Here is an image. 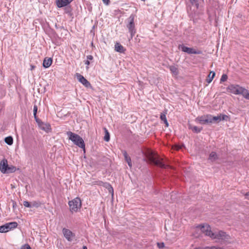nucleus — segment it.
Wrapping results in <instances>:
<instances>
[{
  "label": "nucleus",
  "mask_w": 249,
  "mask_h": 249,
  "mask_svg": "<svg viewBox=\"0 0 249 249\" xmlns=\"http://www.w3.org/2000/svg\"><path fill=\"white\" fill-rule=\"evenodd\" d=\"M202 232L205 235L209 236L213 240H215V242L218 243H228L231 239L229 235L226 234L223 231H213L211 228L208 224H202Z\"/></svg>",
  "instance_id": "1"
},
{
  "label": "nucleus",
  "mask_w": 249,
  "mask_h": 249,
  "mask_svg": "<svg viewBox=\"0 0 249 249\" xmlns=\"http://www.w3.org/2000/svg\"><path fill=\"white\" fill-rule=\"evenodd\" d=\"M145 155L149 160L155 165L163 168H166L168 166L167 164L162 161L163 159L160 158L157 154L153 151L151 150H147Z\"/></svg>",
  "instance_id": "2"
},
{
  "label": "nucleus",
  "mask_w": 249,
  "mask_h": 249,
  "mask_svg": "<svg viewBox=\"0 0 249 249\" xmlns=\"http://www.w3.org/2000/svg\"><path fill=\"white\" fill-rule=\"evenodd\" d=\"M227 90L235 95H242L246 99L249 93V90L238 85H230L227 88Z\"/></svg>",
  "instance_id": "3"
},
{
  "label": "nucleus",
  "mask_w": 249,
  "mask_h": 249,
  "mask_svg": "<svg viewBox=\"0 0 249 249\" xmlns=\"http://www.w3.org/2000/svg\"><path fill=\"white\" fill-rule=\"evenodd\" d=\"M67 134L69 137V140L71 141L74 144L82 148L84 151L85 150L84 141L80 136L71 131L67 132Z\"/></svg>",
  "instance_id": "4"
},
{
  "label": "nucleus",
  "mask_w": 249,
  "mask_h": 249,
  "mask_svg": "<svg viewBox=\"0 0 249 249\" xmlns=\"http://www.w3.org/2000/svg\"><path fill=\"white\" fill-rule=\"evenodd\" d=\"M16 171V167L13 165L9 166L7 160L2 159L0 162V171L3 174L14 173Z\"/></svg>",
  "instance_id": "5"
},
{
  "label": "nucleus",
  "mask_w": 249,
  "mask_h": 249,
  "mask_svg": "<svg viewBox=\"0 0 249 249\" xmlns=\"http://www.w3.org/2000/svg\"><path fill=\"white\" fill-rule=\"evenodd\" d=\"M69 205L71 212H77L81 207V200L80 198L76 197L69 202Z\"/></svg>",
  "instance_id": "6"
},
{
  "label": "nucleus",
  "mask_w": 249,
  "mask_h": 249,
  "mask_svg": "<svg viewBox=\"0 0 249 249\" xmlns=\"http://www.w3.org/2000/svg\"><path fill=\"white\" fill-rule=\"evenodd\" d=\"M18 227V223L16 222H12L5 224L0 226V232H7Z\"/></svg>",
  "instance_id": "7"
},
{
  "label": "nucleus",
  "mask_w": 249,
  "mask_h": 249,
  "mask_svg": "<svg viewBox=\"0 0 249 249\" xmlns=\"http://www.w3.org/2000/svg\"><path fill=\"white\" fill-rule=\"evenodd\" d=\"M196 121L201 124L211 123V115H206L197 117Z\"/></svg>",
  "instance_id": "8"
},
{
  "label": "nucleus",
  "mask_w": 249,
  "mask_h": 249,
  "mask_svg": "<svg viewBox=\"0 0 249 249\" xmlns=\"http://www.w3.org/2000/svg\"><path fill=\"white\" fill-rule=\"evenodd\" d=\"M182 52L187 53L188 54H200L201 52L199 50H197L193 48H189L185 46H181L180 47Z\"/></svg>",
  "instance_id": "9"
},
{
  "label": "nucleus",
  "mask_w": 249,
  "mask_h": 249,
  "mask_svg": "<svg viewBox=\"0 0 249 249\" xmlns=\"http://www.w3.org/2000/svg\"><path fill=\"white\" fill-rule=\"evenodd\" d=\"M76 77L78 81L82 84L86 88L91 87L90 83L86 78H85L83 75L79 73H76Z\"/></svg>",
  "instance_id": "10"
},
{
  "label": "nucleus",
  "mask_w": 249,
  "mask_h": 249,
  "mask_svg": "<svg viewBox=\"0 0 249 249\" xmlns=\"http://www.w3.org/2000/svg\"><path fill=\"white\" fill-rule=\"evenodd\" d=\"M62 232L64 237L69 241H71L74 237V234L69 229L64 228Z\"/></svg>",
  "instance_id": "11"
},
{
  "label": "nucleus",
  "mask_w": 249,
  "mask_h": 249,
  "mask_svg": "<svg viewBox=\"0 0 249 249\" xmlns=\"http://www.w3.org/2000/svg\"><path fill=\"white\" fill-rule=\"evenodd\" d=\"M228 118L229 117L227 115L221 114L213 117L211 115V123L213 122H219L223 120H227Z\"/></svg>",
  "instance_id": "12"
},
{
  "label": "nucleus",
  "mask_w": 249,
  "mask_h": 249,
  "mask_svg": "<svg viewBox=\"0 0 249 249\" xmlns=\"http://www.w3.org/2000/svg\"><path fill=\"white\" fill-rule=\"evenodd\" d=\"M129 19L130 21L129 24L127 25V28H128L129 31L131 34V37H132L135 33L134 17H130Z\"/></svg>",
  "instance_id": "13"
},
{
  "label": "nucleus",
  "mask_w": 249,
  "mask_h": 249,
  "mask_svg": "<svg viewBox=\"0 0 249 249\" xmlns=\"http://www.w3.org/2000/svg\"><path fill=\"white\" fill-rule=\"evenodd\" d=\"M39 128L46 132H49L51 130V125L47 123H44L38 120L36 121Z\"/></svg>",
  "instance_id": "14"
},
{
  "label": "nucleus",
  "mask_w": 249,
  "mask_h": 249,
  "mask_svg": "<svg viewBox=\"0 0 249 249\" xmlns=\"http://www.w3.org/2000/svg\"><path fill=\"white\" fill-rule=\"evenodd\" d=\"M202 224L199 225L193 228V234L195 237H199L201 236L202 232Z\"/></svg>",
  "instance_id": "15"
},
{
  "label": "nucleus",
  "mask_w": 249,
  "mask_h": 249,
  "mask_svg": "<svg viewBox=\"0 0 249 249\" xmlns=\"http://www.w3.org/2000/svg\"><path fill=\"white\" fill-rule=\"evenodd\" d=\"M53 62V60L51 57H46L43 60V66L45 68H48L51 66Z\"/></svg>",
  "instance_id": "16"
},
{
  "label": "nucleus",
  "mask_w": 249,
  "mask_h": 249,
  "mask_svg": "<svg viewBox=\"0 0 249 249\" xmlns=\"http://www.w3.org/2000/svg\"><path fill=\"white\" fill-rule=\"evenodd\" d=\"M56 4L58 7L61 8L69 4L68 0H57Z\"/></svg>",
  "instance_id": "17"
},
{
  "label": "nucleus",
  "mask_w": 249,
  "mask_h": 249,
  "mask_svg": "<svg viewBox=\"0 0 249 249\" xmlns=\"http://www.w3.org/2000/svg\"><path fill=\"white\" fill-rule=\"evenodd\" d=\"M115 50L117 52L123 53L125 52V49L119 43H116L115 44Z\"/></svg>",
  "instance_id": "18"
},
{
  "label": "nucleus",
  "mask_w": 249,
  "mask_h": 249,
  "mask_svg": "<svg viewBox=\"0 0 249 249\" xmlns=\"http://www.w3.org/2000/svg\"><path fill=\"white\" fill-rule=\"evenodd\" d=\"M215 75V73L213 71H211L209 74L208 76V78L206 80L208 83H210Z\"/></svg>",
  "instance_id": "19"
},
{
  "label": "nucleus",
  "mask_w": 249,
  "mask_h": 249,
  "mask_svg": "<svg viewBox=\"0 0 249 249\" xmlns=\"http://www.w3.org/2000/svg\"><path fill=\"white\" fill-rule=\"evenodd\" d=\"M123 155L125 158L126 161L127 162L128 166L131 167L132 166L130 158L128 156L126 151L123 152Z\"/></svg>",
  "instance_id": "20"
},
{
  "label": "nucleus",
  "mask_w": 249,
  "mask_h": 249,
  "mask_svg": "<svg viewBox=\"0 0 249 249\" xmlns=\"http://www.w3.org/2000/svg\"><path fill=\"white\" fill-rule=\"evenodd\" d=\"M172 74L175 76H177L178 74V68L175 66H171L169 67Z\"/></svg>",
  "instance_id": "21"
},
{
  "label": "nucleus",
  "mask_w": 249,
  "mask_h": 249,
  "mask_svg": "<svg viewBox=\"0 0 249 249\" xmlns=\"http://www.w3.org/2000/svg\"><path fill=\"white\" fill-rule=\"evenodd\" d=\"M160 118L162 121L164 122V124L166 125V126L168 127L169 125V124L166 119V113H161L160 115Z\"/></svg>",
  "instance_id": "22"
},
{
  "label": "nucleus",
  "mask_w": 249,
  "mask_h": 249,
  "mask_svg": "<svg viewBox=\"0 0 249 249\" xmlns=\"http://www.w3.org/2000/svg\"><path fill=\"white\" fill-rule=\"evenodd\" d=\"M5 142L8 145H11L13 143V139L11 136H8L5 138Z\"/></svg>",
  "instance_id": "23"
},
{
  "label": "nucleus",
  "mask_w": 249,
  "mask_h": 249,
  "mask_svg": "<svg viewBox=\"0 0 249 249\" xmlns=\"http://www.w3.org/2000/svg\"><path fill=\"white\" fill-rule=\"evenodd\" d=\"M189 128L190 129H191L193 131H194V132H196V133H199V132H200L201 131L202 129V127H197L196 126H190Z\"/></svg>",
  "instance_id": "24"
},
{
  "label": "nucleus",
  "mask_w": 249,
  "mask_h": 249,
  "mask_svg": "<svg viewBox=\"0 0 249 249\" xmlns=\"http://www.w3.org/2000/svg\"><path fill=\"white\" fill-rule=\"evenodd\" d=\"M105 135L104 136V140L106 142H108L110 140L109 133L106 128H105Z\"/></svg>",
  "instance_id": "25"
},
{
  "label": "nucleus",
  "mask_w": 249,
  "mask_h": 249,
  "mask_svg": "<svg viewBox=\"0 0 249 249\" xmlns=\"http://www.w3.org/2000/svg\"><path fill=\"white\" fill-rule=\"evenodd\" d=\"M217 158V155L214 152H212L210 154V156H209V159L210 160H211L212 161H214Z\"/></svg>",
  "instance_id": "26"
},
{
  "label": "nucleus",
  "mask_w": 249,
  "mask_h": 249,
  "mask_svg": "<svg viewBox=\"0 0 249 249\" xmlns=\"http://www.w3.org/2000/svg\"><path fill=\"white\" fill-rule=\"evenodd\" d=\"M37 111V107L36 105H35L34 106L33 112H34V116L35 119H36V121H37V120H38L37 118V117H36Z\"/></svg>",
  "instance_id": "27"
},
{
  "label": "nucleus",
  "mask_w": 249,
  "mask_h": 249,
  "mask_svg": "<svg viewBox=\"0 0 249 249\" xmlns=\"http://www.w3.org/2000/svg\"><path fill=\"white\" fill-rule=\"evenodd\" d=\"M227 79H228V76L226 74H224L222 75V76L221 77L220 82L221 83L227 81Z\"/></svg>",
  "instance_id": "28"
},
{
  "label": "nucleus",
  "mask_w": 249,
  "mask_h": 249,
  "mask_svg": "<svg viewBox=\"0 0 249 249\" xmlns=\"http://www.w3.org/2000/svg\"><path fill=\"white\" fill-rule=\"evenodd\" d=\"M157 246L160 249H163L165 247V244L163 242L157 243Z\"/></svg>",
  "instance_id": "29"
},
{
  "label": "nucleus",
  "mask_w": 249,
  "mask_h": 249,
  "mask_svg": "<svg viewBox=\"0 0 249 249\" xmlns=\"http://www.w3.org/2000/svg\"><path fill=\"white\" fill-rule=\"evenodd\" d=\"M23 204L24 207L27 208H31L32 207L31 204H30L28 201H24L23 203Z\"/></svg>",
  "instance_id": "30"
},
{
  "label": "nucleus",
  "mask_w": 249,
  "mask_h": 249,
  "mask_svg": "<svg viewBox=\"0 0 249 249\" xmlns=\"http://www.w3.org/2000/svg\"><path fill=\"white\" fill-rule=\"evenodd\" d=\"M31 205H32V207H33L37 208L40 206V204H39V203H38L37 202L34 201L32 203Z\"/></svg>",
  "instance_id": "31"
},
{
  "label": "nucleus",
  "mask_w": 249,
  "mask_h": 249,
  "mask_svg": "<svg viewBox=\"0 0 249 249\" xmlns=\"http://www.w3.org/2000/svg\"><path fill=\"white\" fill-rule=\"evenodd\" d=\"M183 146V145H176L173 147L174 149L178 150L180 149H181V148Z\"/></svg>",
  "instance_id": "32"
},
{
  "label": "nucleus",
  "mask_w": 249,
  "mask_h": 249,
  "mask_svg": "<svg viewBox=\"0 0 249 249\" xmlns=\"http://www.w3.org/2000/svg\"><path fill=\"white\" fill-rule=\"evenodd\" d=\"M21 249H32L28 244H25L22 246Z\"/></svg>",
  "instance_id": "33"
},
{
  "label": "nucleus",
  "mask_w": 249,
  "mask_h": 249,
  "mask_svg": "<svg viewBox=\"0 0 249 249\" xmlns=\"http://www.w3.org/2000/svg\"><path fill=\"white\" fill-rule=\"evenodd\" d=\"M108 191L110 193L112 194V195H113V188L109 184H108Z\"/></svg>",
  "instance_id": "34"
},
{
  "label": "nucleus",
  "mask_w": 249,
  "mask_h": 249,
  "mask_svg": "<svg viewBox=\"0 0 249 249\" xmlns=\"http://www.w3.org/2000/svg\"><path fill=\"white\" fill-rule=\"evenodd\" d=\"M210 249V246H207V247H196L194 249Z\"/></svg>",
  "instance_id": "35"
},
{
  "label": "nucleus",
  "mask_w": 249,
  "mask_h": 249,
  "mask_svg": "<svg viewBox=\"0 0 249 249\" xmlns=\"http://www.w3.org/2000/svg\"><path fill=\"white\" fill-rule=\"evenodd\" d=\"M87 58L88 60H91L93 59V56L91 55H89L87 56Z\"/></svg>",
  "instance_id": "36"
},
{
  "label": "nucleus",
  "mask_w": 249,
  "mask_h": 249,
  "mask_svg": "<svg viewBox=\"0 0 249 249\" xmlns=\"http://www.w3.org/2000/svg\"><path fill=\"white\" fill-rule=\"evenodd\" d=\"M245 198L249 199V191L246 193L245 195Z\"/></svg>",
  "instance_id": "37"
},
{
  "label": "nucleus",
  "mask_w": 249,
  "mask_h": 249,
  "mask_svg": "<svg viewBox=\"0 0 249 249\" xmlns=\"http://www.w3.org/2000/svg\"><path fill=\"white\" fill-rule=\"evenodd\" d=\"M103 2L106 4V5H108L109 4V0H102Z\"/></svg>",
  "instance_id": "38"
},
{
  "label": "nucleus",
  "mask_w": 249,
  "mask_h": 249,
  "mask_svg": "<svg viewBox=\"0 0 249 249\" xmlns=\"http://www.w3.org/2000/svg\"><path fill=\"white\" fill-rule=\"evenodd\" d=\"M89 64H90V62H89V60H87V61H85V64L87 65V69H89L88 66L89 65Z\"/></svg>",
  "instance_id": "39"
},
{
  "label": "nucleus",
  "mask_w": 249,
  "mask_h": 249,
  "mask_svg": "<svg viewBox=\"0 0 249 249\" xmlns=\"http://www.w3.org/2000/svg\"><path fill=\"white\" fill-rule=\"evenodd\" d=\"M190 1L192 3H195L196 2V0H190Z\"/></svg>",
  "instance_id": "40"
},
{
  "label": "nucleus",
  "mask_w": 249,
  "mask_h": 249,
  "mask_svg": "<svg viewBox=\"0 0 249 249\" xmlns=\"http://www.w3.org/2000/svg\"><path fill=\"white\" fill-rule=\"evenodd\" d=\"M35 67L33 65H31V70H33L35 69Z\"/></svg>",
  "instance_id": "41"
},
{
  "label": "nucleus",
  "mask_w": 249,
  "mask_h": 249,
  "mask_svg": "<svg viewBox=\"0 0 249 249\" xmlns=\"http://www.w3.org/2000/svg\"><path fill=\"white\" fill-rule=\"evenodd\" d=\"M246 99H248V100H249V92L248 93L247 96L246 97Z\"/></svg>",
  "instance_id": "42"
},
{
  "label": "nucleus",
  "mask_w": 249,
  "mask_h": 249,
  "mask_svg": "<svg viewBox=\"0 0 249 249\" xmlns=\"http://www.w3.org/2000/svg\"><path fill=\"white\" fill-rule=\"evenodd\" d=\"M73 0H68V2L70 3H71Z\"/></svg>",
  "instance_id": "43"
},
{
  "label": "nucleus",
  "mask_w": 249,
  "mask_h": 249,
  "mask_svg": "<svg viewBox=\"0 0 249 249\" xmlns=\"http://www.w3.org/2000/svg\"><path fill=\"white\" fill-rule=\"evenodd\" d=\"M83 249H87V248L86 246H84Z\"/></svg>",
  "instance_id": "44"
},
{
  "label": "nucleus",
  "mask_w": 249,
  "mask_h": 249,
  "mask_svg": "<svg viewBox=\"0 0 249 249\" xmlns=\"http://www.w3.org/2000/svg\"><path fill=\"white\" fill-rule=\"evenodd\" d=\"M196 7L197 8L198 7V4L197 3L196 4Z\"/></svg>",
  "instance_id": "45"
}]
</instances>
